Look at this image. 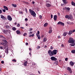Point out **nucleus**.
I'll use <instances>...</instances> for the list:
<instances>
[{"label": "nucleus", "mask_w": 75, "mask_h": 75, "mask_svg": "<svg viewBox=\"0 0 75 75\" xmlns=\"http://www.w3.org/2000/svg\"><path fill=\"white\" fill-rule=\"evenodd\" d=\"M57 52H58V51L57 50H54L52 51L50 50L47 52V53L49 54L50 56L52 57L54 55L57 54Z\"/></svg>", "instance_id": "f257e3e1"}, {"label": "nucleus", "mask_w": 75, "mask_h": 75, "mask_svg": "<svg viewBox=\"0 0 75 75\" xmlns=\"http://www.w3.org/2000/svg\"><path fill=\"white\" fill-rule=\"evenodd\" d=\"M29 11L30 13H31V16H33L34 17H35L36 16V13H35V12L33 10H32L31 9H30Z\"/></svg>", "instance_id": "f03ea898"}, {"label": "nucleus", "mask_w": 75, "mask_h": 75, "mask_svg": "<svg viewBox=\"0 0 75 75\" xmlns=\"http://www.w3.org/2000/svg\"><path fill=\"white\" fill-rule=\"evenodd\" d=\"M74 42V40L71 38H70L69 39V40L68 41V42L70 43H73Z\"/></svg>", "instance_id": "7ed1b4c3"}, {"label": "nucleus", "mask_w": 75, "mask_h": 75, "mask_svg": "<svg viewBox=\"0 0 75 75\" xmlns=\"http://www.w3.org/2000/svg\"><path fill=\"white\" fill-rule=\"evenodd\" d=\"M63 10H66L68 11H69L70 9L69 7L65 6L63 8Z\"/></svg>", "instance_id": "20e7f679"}, {"label": "nucleus", "mask_w": 75, "mask_h": 75, "mask_svg": "<svg viewBox=\"0 0 75 75\" xmlns=\"http://www.w3.org/2000/svg\"><path fill=\"white\" fill-rule=\"evenodd\" d=\"M51 59L52 61H55L57 60V59L54 57L52 56L51 57Z\"/></svg>", "instance_id": "39448f33"}, {"label": "nucleus", "mask_w": 75, "mask_h": 75, "mask_svg": "<svg viewBox=\"0 0 75 75\" xmlns=\"http://www.w3.org/2000/svg\"><path fill=\"white\" fill-rule=\"evenodd\" d=\"M4 32L5 34H7L8 33L10 34V30H4Z\"/></svg>", "instance_id": "423d86ee"}, {"label": "nucleus", "mask_w": 75, "mask_h": 75, "mask_svg": "<svg viewBox=\"0 0 75 75\" xmlns=\"http://www.w3.org/2000/svg\"><path fill=\"white\" fill-rule=\"evenodd\" d=\"M7 18L8 20L9 21H11L12 20V18H11V17L10 16H8Z\"/></svg>", "instance_id": "0eeeda50"}, {"label": "nucleus", "mask_w": 75, "mask_h": 75, "mask_svg": "<svg viewBox=\"0 0 75 75\" xmlns=\"http://www.w3.org/2000/svg\"><path fill=\"white\" fill-rule=\"evenodd\" d=\"M36 36L38 38H40V31H38V33L36 34Z\"/></svg>", "instance_id": "6e6552de"}, {"label": "nucleus", "mask_w": 75, "mask_h": 75, "mask_svg": "<svg viewBox=\"0 0 75 75\" xmlns=\"http://www.w3.org/2000/svg\"><path fill=\"white\" fill-rule=\"evenodd\" d=\"M57 24H60L61 25H64V23L61 21L58 22L57 23Z\"/></svg>", "instance_id": "1a4fd4ad"}, {"label": "nucleus", "mask_w": 75, "mask_h": 75, "mask_svg": "<svg viewBox=\"0 0 75 75\" xmlns=\"http://www.w3.org/2000/svg\"><path fill=\"white\" fill-rule=\"evenodd\" d=\"M67 70L68 71H69L70 73V74H71L72 73V71L71 70V68L70 67H68Z\"/></svg>", "instance_id": "9d476101"}, {"label": "nucleus", "mask_w": 75, "mask_h": 75, "mask_svg": "<svg viewBox=\"0 0 75 75\" xmlns=\"http://www.w3.org/2000/svg\"><path fill=\"white\" fill-rule=\"evenodd\" d=\"M74 64V63L72 61L70 62V64L71 66H73Z\"/></svg>", "instance_id": "9b49d317"}, {"label": "nucleus", "mask_w": 75, "mask_h": 75, "mask_svg": "<svg viewBox=\"0 0 75 75\" xmlns=\"http://www.w3.org/2000/svg\"><path fill=\"white\" fill-rule=\"evenodd\" d=\"M5 52L6 53H7V54H8V47L7 49H6L5 50Z\"/></svg>", "instance_id": "f8f14e48"}, {"label": "nucleus", "mask_w": 75, "mask_h": 75, "mask_svg": "<svg viewBox=\"0 0 75 75\" xmlns=\"http://www.w3.org/2000/svg\"><path fill=\"white\" fill-rule=\"evenodd\" d=\"M54 21H56L57 18V15L54 16Z\"/></svg>", "instance_id": "ddd939ff"}, {"label": "nucleus", "mask_w": 75, "mask_h": 75, "mask_svg": "<svg viewBox=\"0 0 75 75\" xmlns=\"http://www.w3.org/2000/svg\"><path fill=\"white\" fill-rule=\"evenodd\" d=\"M46 6L47 7H50L51 6V4H46Z\"/></svg>", "instance_id": "4468645a"}, {"label": "nucleus", "mask_w": 75, "mask_h": 75, "mask_svg": "<svg viewBox=\"0 0 75 75\" xmlns=\"http://www.w3.org/2000/svg\"><path fill=\"white\" fill-rule=\"evenodd\" d=\"M62 1L64 4H68V2L66 0H62Z\"/></svg>", "instance_id": "2eb2a0df"}, {"label": "nucleus", "mask_w": 75, "mask_h": 75, "mask_svg": "<svg viewBox=\"0 0 75 75\" xmlns=\"http://www.w3.org/2000/svg\"><path fill=\"white\" fill-rule=\"evenodd\" d=\"M72 18H73V17L72 16H69L68 19H69V20H70V19H72Z\"/></svg>", "instance_id": "dca6fc26"}, {"label": "nucleus", "mask_w": 75, "mask_h": 75, "mask_svg": "<svg viewBox=\"0 0 75 75\" xmlns=\"http://www.w3.org/2000/svg\"><path fill=\"white\" fill-rule=\"evenodd\" d=\"M48 25V23H45L44 24V26L45 27H46Z\"/></svg>", "instance_id": "f3484780"}, {"label": "nucleus", "mask_w": 75, "mask_h": 75, "mask_svg": "<svg viewBox=\"0 0 75 75\" xmlns=\"http://www.w3.org/2000/svg\"><path fill=\"white\" fill-rule=\"evenodd\" d=\"M3 7H4V8L6 10H7V11L8 10V8H7V6H4Z\"/></svg>", "instance_id": "a211bd4d"}, {"label": "nucleus", "mask_w": 75, "mask_h": 75, "mask_svg": "<svg viewBox=\"0 0 75 75\" xmlns=\"http://www.w3.org/2000/svg\"><path fill=\"white\" fill-rule=\"evenodd\" d=\"M47 39L46 38H44V39H43V42H45L47 41Z\"/></svg>", "instance_id": "6ab92c4d"}, {"label": "nucleus", "mask_w": 75, "mask_h": 75, "mask_svg": "<svg viewBox=\"0 0 75 75\" xmlns=\"http://www.w3.org/2000/svg\"><path fill=\"white\" fill-rule=\"evenodd\" d=\"M72 44H70V45H71V46H74L75 45V43H72Z\"/></svg>", "instance_id": "aec40b11"}, {"label": "nucleus", "mask_w": 75, "mask_h": 75, "mask_svg": "<svg viewBox=\"0 0 75 75\" xmlns=\"http://www.w3.org/2000/svg\"><path fill=\"white\" fill-rule=\"evenodd\" d=\"M27 61H25L24 64V66L26 67L27 66Z\"/></svg>", "instance_id": "412c9836"}, {"label": "nucleus", "mask_w": 75, "mask_h": 75, "mask_svg": "<svg viewBox=\"0 0 75 75\" xmlns=\"http://www.w3.org/2000/svg\"><path fill=\"white\" fill-rule=\"evenodd\" d=\"M71 4L72 6H75V3L74 2L72 1L71 2Z\"/></svg>", "instance_id": "4be33fe9"}, {"label": "nucleus", "mask_w": 75, "mask_h": 75, "mask_svg": "<svg viewBox=\"0 0 75 75\" xmlns=\"http://www.w3.org/2000/svg\"><path fill=\"white\" fill-rule=\"evenodd\" d=\"M72 34V31L71 30H70L69 32V34L71 35Z\"/></svg>", "instance_id": "5701e85b"}, {"label": "nucleus", "mask_w": 75, "mask_h": 75, "mask_svg": "<svg viewBox=\"0 0 75 75\" xmlns=\"http://www.w3.org/2000/svg\"><path fill=\"white\" fill-rule=\"evenodd\" d=\"M16 33L17 34H20V32L19 30L16 31Z\"/></svg>", "instance_id": "b1692460"}, {"label": "nucleus", "mask_w": 75, "mask_h": 75, "mask_svg": "<svg viewBox=\"0 0 75 75\" xmlns=\"http://www.w3.org/2000/svg\"><path fill=\"white\" fill-rule=\"evenodd\" d=\"M12 6H13V7H17V5L16 4H12Z\"/></svg>", "instance_id": "393cba45"}, {"label": "nucleus", "mask_w": 75, "mask_h": 75, "mask_svg": "<svg viewBox=\"0 0 75 75\" xmlns=\"http://www.w3.org/2000/svg\"><path fill=\"white\" fill-rule=\"evenodd\" d=\"M2 41H3L6 44H7L8 43L7 41L6 40H3Z\"/></svg>", "instance_id": "a878e982"}, {"label": "nucleus", "mask_w": 75, "mask_h": 75, "mask_svg": "<svg viewBox=\"0 0 75 75\" xmlns=\"http://www.w3.org/2000/svg\"><path fill=\"white\" fill-rule=\"evenodd\" d=\"M67 35V33L64 32L63 34V36H66Z\"/></svg>", "instance_id": "bb28decb"}, {"label": "nucleus", "mask_w": 75, "mask_h": 75, "mask_svg": "<svg viewBox=\"0 0 75 75\" xmlns=\"http://www.w3.org/2000/svg\"><path fill=\"white\" fill-rule=\"evenodd\" d=\"M1 18L4 19L5 18V17L4 16H3L2 15H1Z\"/></svg>", "instance_id": "cd10ccee"}, {"label": "nucleus", "mask_w": 75, "mask_h": 75, "mask_svg": "<svg viewBox=\"0 0 75 75\" xmlns=\"http://www.w3.org/2000/svg\"><path fill=\"white\" fill-rule=\"evenodd\" d=\"M71 52L73 54H75V50H72Z\"/></svg>", "instance_id": "c85d7f7f"}, {"label": "nucleus", "mask_w": 75, "mask_h": 75, "mask_svg": "<svg viewBox=\"0 0 75 75\" xmlns=\"http://www.w3.org/2000/svg\"><path fill=\"white\" fill-rule=\"evenodd\" d=\"M12 30L13 31H16V28H15V27H13L12 28Z\"/></svg>", "instance_id": "c756f323"}, {"label": "nucleus", "mask_w": 75, "mask_h": 75, "mask_svg": "<svg viewBox=\"0 0 75 75\" xmlns=\"http://www.w3.org/2000/svg\"><path fill=\"white\" fill-rule=\"evenodd\" d=\"M52 30H50L49 31V34H51V33H52Z\"/></svg>", "instance_id": "7c9ffc66"}, {"label": "nucleus", "mask_w": 75, "mask_h": 75, "mask_svg": "<svg viewBox=\"0 0 75 75\" xmlns=\"http://www.w3.org/2000/svg\"><path fill=\"white\" fill-rule=\"evenodd\" d=\"M69 16L66 15L65 16V17L66 18H68Z\"/></svg>", "instance_id": "2f4dec72"}, {"label": "nucleus", "mask_w": 75, "mask_h": 75, "mask_svg": "<svg viewBox=\"0 0 75 75\" xmlns=\"http://www.w3.org/2000/svg\"><path fill=\"white\" fill-rule=\"evenodd\" d=\"M0 38H4V37L2 35H0Z\"/></svg>", "instance_id": "473e14b6"}, {"label": "nucleus", "mask_w": 75, "mask_h": 75, "mask_svg": "<svg viewBox=\"0 0 75 75\" xmlns=\"http://www.w3.org/2000/svg\"><path fill=\"white\" fill-rule=\"evenodd\" d=\"M23 2L24 3H25L26 4H28V3L27 2L23 1Z\"/></svg>", "instance_id": "72a5a7b5"}, {"label": "nucleus", "mask_w": 75, "mask_h": 75, "mask_svg": "<svg viewBox=\"0 0 75 75\" xmlns=\"http://www.w3.org/2000/svg\"><path fill=\"white\" fill-rule=\"evenodd\" d=\"M1 44L2 45H6V44H5V43H1Z\"/></svg>", "instance_id": "f704fd0d"}, {"label": "nucleus", "mask_w": 75, "mask_h": 75, "mask_svg": "<svg viewBox=\"0 0 75 75\" xmlns=\"http://www.w3.org/2000/svg\"><path fill=\"white\" fill-rule=\"evenodd\" d=\"M74 24V23L73 22H70V25H72Z\"/></svg>", "instance_id": "c9c22d12"}, {"label": "nucleus", "mask_w": 75, "mask_h": 75, "mask_svg": "<svg viewBox=\"0 0 75 75\" xmlns=\"http://www.w3.org/2000/svg\"><path fill=\"white\" fill-rule=\"evenodd\" d=\"M12 61L15 62H16V60H15V59H13L12 60Z\"/></svg>", "instance_id": "e433bc0d"}, {"label": "nucleus", "mask_w": 75, "mask_h": 75, "mask_svg": "<svg viewBox=\"0 0 75 75\" xmlns=\"http://www.w3.org/2000/svg\"><path fill=\"white\" fill-rule=\"evenodd\" d=\"M27 35V33H25L23 34V36H25Z\"/></svg>", "instance_id": "4c0bfd02"}, {"label": "nucleus", "mask_w": 75, "mask_h": 75, "mask_svg": "<svg viewBox=\"0 0 75 75\" xmlns=\"http://www.w3.org/2000/svg\"><path fill=\"white\" fill-rule=\"evenodd\" d=\"M68 59V58H65V61H68L67 59Z\"/></svg>", "instance_id": "58836bf2"}, {"label": "nucleus", "mask_w": 75, "mask_h": 75, "mask_svg": "<svg viewBox=\"0 0 75 75\" xmlns=\"http://www.w3.org/2000/svg\"><path fill=\"white\" fill-rule=\"evenodd\" d=\"M6 27L7 28H10V26H6Z\"/></svg>", "instance_id": "ea45409f"}, {"label": "nucleus", "mask_w": 75, "mask_h": 75, "mask_svg": "<svg viewBox=\"0 0 75 75\" xmlns=\"http://www.w3.org/2000/svg\"><path fill=\"white\" fill-rule=\"evenodd\" d=\"M53 49V47L52 46H51L50 47V49L51 50H52Z\"/></svg>", "instance_id": "a19ab883"}, {"label": "nucleus", "mask_w": 75, "mask_h": 75, "mask_svg": "<svg viewBox=\"0 0 75 75\" xmlns=\"http://www.w3.org/2000/svg\"><path fill=\"white\" fill-rule=\"evenodd\" d=\"M1 13H2V10L0 9V14H1Z\"/></svg>", "instance_id": "79ce46f5"}, {"label": "nucleus", "mask_w": 75, "mask_h": 75, "mask_svg": "<svg viewBox=\"0 0 75 75\" xmlns=\"http://www.w3.org/2000/svg\"><path fill=\"white\" fill-rule=\"evenodd\" d=\"M39 17L40 18H42V16L40 15L39 16Z\"/></svg>", "instance_id": "37998d69"}, {"label": "nucleus", "mask_w": 75, "mask_h": 75, "mask_svg": "<svg viewBox=\"0 0 75 75\" xmlns=\"http://www.w3.org/2000/svg\"><path fill=\"white\" fill-rule=\"evenodd\" d=\"M41 37H42V38H43V37H44V35H41Z\"/></svg>", "instance_id": "c03bdc74"}, {"label": "nucleus", "mask_w": 75, "mask_h": 75, "mask_svg": "<svg viewBox=\"0 0 75 75\" xmlns=\"http://www.w3.org/2000/svg\"><path fill=\"white\" fill-rule=\"evenodd\" d=\"M20 24H18L17 25V27H20Z\"/></svg>", "instance_id": "a18cd8bd"}, {"label": "nucleus", "mask_w": 75, "mask_h": 75, "mask_svg": "<svg viewBox=\"0 0 75 75\" xmlns=\"http://www.w3.org/2000/svg\"><path fill=\"white\" fill-rule=\"evenodd\" d=\"M1 63L2 64H3V63H4V61H1Z\"/></svg>", "instance_id": "49530a36"}, {"label": "nucleus", "mask_w": 75, "mask_h": 75, "mask_svg": "<svg viewBox=\"0 0 75 75\" xmlns=\"http://www.w3.org/2000/svg\"><path fill=\"white\" fill-rule=\"evenodd\" d=\"M19 13L20 14H23V12H22V11H19Z\"/></svg>", "instance_id": "de8ad7c7"}, {"label": "nucleus", "mask_w": 75, "mask_h": 75, "mask_svg": "<svg viewBox=\"0 0 75 75\" xmlns=\"http://www.w3.org/2000/svg\"><path fill=\"white\" fill-rule=\"evenodd\" d=\"M0 49H3V47L2 46H0Z\"/></svg>", "instance_id": "09e8293b"}, {"label": "nucleus", "mask_w": 75, "mask_h": 75, "mask_svg": "<svg viewBox=\"0 0 75 75\" xmlns=\"http://www.w3.org/2000/svg\"><path fill=\"white\" fill-rule=\"evenodd\" d=\"M67 23L68 24H70V22H67Z\"/></svg>", "instance_id": "8fccbe9b"}, {"label": "nucleus", "mask_w": 75, "mask_h": 75, "mask_svg": "<svg viewBox=\"0 0 75 75\" xmlns=\"http://www.w3.org/2000/svg\"><path fill=\"white\" fill-rule=\"evenodd\" d=\"M33 33V32H30L29 33V34H31Z\"/></svg>", "instance_id": "3c124183"}, {"label": "nucleus", "mask_w": 75, "mask_h": 75, "mask_svg": "<svg viewBox=\"0 0 75 75\" xmlns=\"http://www.w3.org/2000/svg\"><path fill=\"white\" fill-rule=\"evenodd\" d=\"M75 29H74L72 30V33H74V32H75Z\"/></svg>", "instance_id": "603ef678"}, {"label": "nucleus", "mask_w": 75, "mask_h": 75, "mask_svg": "<svg viewBox=\"0 0 75 75\" xmlns=\"http://www.w3.org/2000/svg\"><path fill=\"white\" fill-rule=\"evenodd\" d=\"M31 35V37H34V34H33Z\"/></svg>", "instance_id": "864d4df0"}, {"label": "nucleus", "mask_w": 75, "mask_h": 75, "mask_svg": "<svg viewBox=\"0 0 75 75\" xmlns=\"http://www.w3.org/2000/svg\"><path fill=\"white\" fill-rule=\"evenodd\" d=\"M3 11L5 12H6V10L5 9H3Z\"/></svg>", "instance_id": "5fc2aeb1"}, {"label": "nucleus", "mask_w": 75, "mask_h": 75, "mask_svg": "<svg viewBox=\"0 0 75 75\" xmlns=\"http://www.w3.org/2000/svg\"><path fill=\"white\" fill-rule=\"evenodd\" d=\"M51 18H52V17H53V16L52 15H51Z\"/></svg>", "instance_id": "6e6d98bb"}, {"label": "nucleus", "mask_w": 75, "mask_h": 75, "mask_svg": "<svg viewBox=\"0 0 75 75\" xmlns=\"http://www.w3.org/2000/svg\"><path fill=\"white\" fill-rule=\"evenodd\" d=\"M64 44H62V45H61V46L62 47H64Z\"/></svg>", "instance_id": "4d7b16f0"}, {"label": "nucleus", "mask_w": 75, "mask_h": 75, "mask_svg": "<svg viewBox=\"0 0 75 75\" xmlns=\"http://www.w3.org/2000/svg\"><path fill=\"white\" fill-rule=\"evenodd\" d=\"M25 21H27L28 20V19H27V18H26L25 19Z\"/></svg>", "instance_id": "13d9d810"}, {"label": "nucleus", "mask_w": 75, "mask_h": 75, "mask_svg": "<svg viewBox=\"0 0 75 75\" xmlns=\"http://www.w3.org/2000/svg\"><path fill=\"white\" fill-rule=\"evenodd\" d=\"M25 45H28V43H25Z\"/></svg>", "instance_id": "bf43d9fd"}, {"label": "nucleus", "mask_w": 75, "mask_h": 75, "mask_svg": "<svg viewBox=\"0 0 75 75\" xmlns=\"http://www.w3.org/2000/svg\"><path fill=\"white\" fill-rule=\"evenodd\" d=\"M32 30H33L32 28H30V31H32Z\"/></svg>", "instance_id": "052dcab7"}, {"label": "nucleus", "mask_w": 75, "mask_h": 75, "mask_svg": "<svg viewBox=\"0 0 75 75\" xmlns=\"http://www.w3.org/2000/svg\"><path fill=\"white\" fill-rule=\"evenodd\" d=\"M29 50L30 51L32 50V49L31 48H29Z\"/></svg>", "instance_id": "680f3d73"}, {"label": "nucleus", "mask_w": 75, "mask_h": 75, "mask_svg": "<svg viewBox=\"0 0 75 75\" xmlns=\"http://www.w3.org/2000/svg\"><path fill=\"white\" fill-rule=\"evenodd\" d=\"M1 73V69H0V73Z\"/></svg>", "instance_id": "e2e57ef3"}, {"label": "nucleus", "mask_w": 75, "mask_h": 75, "mask_svg": "<svg viewBox=\"0 0 75 75\" xmlns=\"http://www.w3.org/2000/svg\"><path fill=\"white\" fill-rule=\"evenodd\" d=\"M38 73L39 74H40V72L39 71H38Z\"/></svg>", "instance_id": "0e129e2a"}, {"label": "nucleus", "mask_w": 75, "mask_h": 75, "mask_svg": "<svg viewBox=\"0 0 75 75\" xmlns=\"http://www.w3.org/2000/svg\"><path fill=\"white\" fill-rule=\"evenodd\" d=\"M30 75H35V74H30Z\"/></svg>", "instance_id": "69168bd1"}, {"label": "nucleus", "mask_w": 75, "mask_h": 75, "mask_svg": "<svg viewBox=\"0 0 75 75\" xmlns=\"http://www.w3.org/2000/svg\"><path fill=\"white\" fill-rule=\"evenodd\" d=\"M32 3L33 4H34V3H35V2H34V1H33L32 2Z\"/></svg>", "instance_id": "338daca9"}, {"label": "nucleus", "mask_w": 75, "mask_h": 75, "mask_svg": "<svg viewBox=\"0 0 75 75\" xmlns=\"http://www.w3.org/2000/svg\"><path fill=\"white\" fill-rule=\"evenodd\" d=\"M29 54L30 56H31V53L30 52L29 53Z\"/></svg>", "instance_id": "774afa93"}]
</instances>
